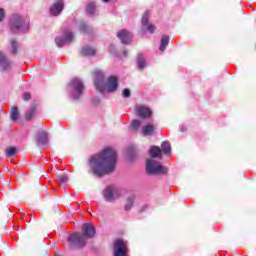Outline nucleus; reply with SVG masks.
<instances>
[{
  "label": "nucleus",
  "mask_w": 256,
  "mask_h": 256,
  "mask_svg": "<svg viewBox=\"0 0 256 256\" xmlns=\"http://www.w3.org/2000/svg\"><path fill=\"white\" fill-rule=\"evenodd\" d=\"M89 163L94 175L97 177L109 175V173L115 171L117 152L112 147L104 148L100 153L92 156Z\"/></svg>",
  "instance_id": "nucleus-1"
},
{
  "label": "nucleus",
  "mask_w": 256,
  "mask_h": 256,
  "mask_svg": "<svg viewBox=\"0 0 256 256\" xmlns=\"http://www.w3.org/2000/svg\"><path fill=\"white\" fill-rule=\"evenodd\" d=\"M95 237V226L91 223H85L82 225V234L73 233L71 234L67 241L70 249H81L85 247L87 239Z\"/></svg>",
  "instance_id": "nucleus-2"
},
{
  "label": "nucleus",
  "mask_w": 256,
  "mask_h": 256,
  "mask_svg": "<svg viewBox=\"0 0 256 256\" xmlns=\"http://www.w3.org/2000/svg\"><path fill=\"white\" fill-rule=\"evenodd\" d=\"M9 27L12 33H27L29 31V20L15 14L10 20Z\"/></svg>",
  "instance_id": "nucleus-3"
},
{
  "label": "nucleus",
  "mask_w": 256,
  "mask_h": 256,
  "mask_svg": "<svg viewBox=\"0 0 256 256\" xmlns=\"http://www.w3.org/2000/svg\"><path fill=\"white\" fill-rule=\"evenodd\" d=\"M146 171L149 175H167V167L153 159L146 161Z\"/></svg>",
  "instance_id": "nucleus-4"
},
{
  "label": "nucleus",
  "mask_w": 256,
  "mask_h": 256,
  "mask_svg": "<svg viewBox=\"0 0 256 256\" xmlns=\"http://www.w3.org/2000/svg\"><path fill=\"white\" fill-rule=\"evenodd\" d=\"M72 87V97L73 99H79L83 95V91L85 89V86L83 85V82L79 80L78 78L72 79L70 83Z\"/></svg>",
  "instance_id": "nucleus-5"
},
{
  "label": "nucleus",
  "mask_w": 256,
  "mask_h": 256,
  "mask_svg": "<svg viewBox=\"0 0 256 256\" xmlns=\"http://www.w3.org/2000/svg\"><path fill=\"white\" fill-rule=\"evenodd\" d=\"M114 256H129L127 242L123 240H116L114 242Z\"/></svg>",
  "instance_id": "nucleus-6"
},
{
  "label": "nucleus",
  "mask_w": 256,
  "mask_h": 256,
  "mask_svg": "<svg viewBox=\"0 0 256 256\" xmlns=\"http://www.w3.org/2000/svg\"><path fill=\"white\" fill-rule=\"evenodd\" d=\"M103 197L106 201L113 202L121 197V190H117L114 186H108L103 192Z\"/></svg>",
  "instance_id": "nucleus-7"
},
{
  "label": "nucleus",
  "mask_w": 256,
  "mask_h": 256,
  "mask_svg": "<svg viewBox=\"0 0 256 256\" xmlns=\"http://www.w3.org/2000/svg\"><path fill=\"white\" fill-rule=\"evenodd\" d=\"M105 75H103L102 71H95L94 72V85L97 89V91H100V93H103L105 91Z\"/></svg>",
  "instance_id": "nucleus-8"
},
{
  "label": "nucleus",
  "mask_w": 256,
  "mask_h": 256,
  "mask_svg": "<svg viewBox=\"0 0 256 256\" xmlns=\"http://www.w3.org/2000/svg\"><path fill=\"white\" fill-rule=\"evenodd\" d=\"M135 113L137 117H140V119H149L151 115H153V112H151V109L143 105H137L135 107Z\"/></svg>",
  "instance_id": "nucleus-9"
},
{
  "label": "nucleus",
  "mask_w": 256,
  "mask_h": 256,
  "mask_svg": "<svg viewBox=\"0 0 256 256\" xmlns=\"http://www.w3.org/2000/svg\"><path fill=\"white\" fill-rule=\"evenodd\" d=\"M64 38H56L55 43L57 47H63L64 45H67V43H71L73 41V33L69 30L63 31Z\"/></svg>",
  "instance_id": "nucleus-10"
},
{
  "label": "nucleus",
  "mask_w": 256,
  "mask_h": 256,
  "mask_svg": "<svg viewBox=\"0 0 256 256\" xmlns=\"http://www.w3.org/2000/svg\"><path fill=\"white\" fill-rule=\"evenodd\" d=\"M149 17H151V12L146 11L142 16V27L147 29L149 33H155V30L157 29L155 25L149 24Z\"/></svg>",
  "instance_id": "nucleus-11"
},
{
  "label": "nucleus",
  "mask_w": 256,
  "mask_h": 256,
  "mask_svg": "<svg viewBox=\"0 0 256 256\" xmlns=\"http://www.w3.org/2000/svg\"><path fill=\"white\" fill-rule=\"evenodd\" d=\"M117 37L118 39H120V41L124 44V45H129V43H131V41H133V34H131V32L123 29L120 30L117 33Z\"/></svg>",
  "instance_id": "nucleus-12"
},
{
  "label": "nucleus",
  "mask_w": 256,
  "mask_h": 256,
  "mask_svg": "<svg viewBox=\"0 0 256 256\" xmlns=\"http://www.w3.org/2000/svg\"><path fill=\"white\" fill-rule=\"evenodd\" d=\"M119 88V79L116 76H110L108 78L106 89L108 93H115Z\"/></svg>",
  "instance_id": "nucleus-13"
},
{
  "label": "nucleus",
  "mask_w": 256,
  "mask_h": 256,
  "mask_svg": "<svg viewBox=\"0 0 256 256\" xmlns=\"http://www.w3.org/2000/svg\"><path fill=\"white\" fill-rule=\"evenodd\" d=\"M155 128H156V126L154 125V123L149 122L146 125L142 126L141 133H142V135H144V137H149L151 135H155Z\"/></svg>",
  "instance_id": "nucleus-14"
},
{
  "label": "nucleus",
  "mask_w": 256,
  "mask_h": 256,
  "mask_svg": "<svg viewBox=\"0 0 256 256\" xmlns=\"http://www.w3.org/2000/svg\"><path fill=\"white\" fill-rule=\"evenodd\" d=\"M65 7V3H63V0H57L52 7L50 8L51 15L57 16L61 11H63Z\"/></svg>",
  "instance_id": "nucleus-15"
},
{
  "label": "nucleus",
  "mask_w": 256,
  "mask_h": 256,
  "mask_svg": "<svg viewBox=\"0 0 256 256\" xmlns=\"http://www.w3.org/2000/svg\"><path fill=\"white\" fill-rule=\"evenodd\" d=\"M37 143L39 147H45L49 143V135L45 131L37 133Z\"/></svg>",
  "instance_id": "nucleus-16"
},
{
  "label": "nucleus",
  "mask_w": 256,
  "mask_h": 256,
  "mask_svg": "<svg viewBox=\"0 0 256 256\" xmlns=\"http://www.w3.org/2000/svg\"><path fill=\"white\" fill-rule=\"evenodd\" d=\"M150 156L152 157V159H155L157 157H162L163 152L159 146H153L150 148Z\"/></svg>",
  "instance_id": "nucleus-17"
},
{
  "label": "nucleus",
  "mask_w": 256,
  "mask_h": 256,
  "mask_svg": "<svg viewBox=\"0 0 256 256\" xmlns=\"http://www.w3.org/2000/svg\"><path fill=\"white\" fill-rule=\"evenodd\" d=\"M134 204H135V195L132 194L126 199V203L124 205V211H131V209H133Z\"/></svg>",
  "instance_id": "nucleus-18"
},
{
  "label": "nucleus",
  "mask_w": 256,
  "mask_h": 256,
  "mask_svg": "<svg viewBox=\"0 0 256 256\" xmlns=\"http://www.w3.org/2000/svg\"><path fill=\"white\" fill-rule=\"evenodd\" d=\"M35 115H37V106L31 105L30 109L26 111V114H25L26 120L31 121V119H33Z\"/></svg>",
  "instance_id": "nucleus-19"
},
{
  "label": "nucleus",
  "mask_w": 256,
  "mask_h": 256,
  "mask_svg": "<svg viewBox=\"0 0 256 256\" xmlns=\"http://www.w3.org/2000/svg\"><path fill=\"white\" fill-rule=\"evenodd\" d=\"M0 65L3 69H9V67L11 66V63L5 57L3 52H0Z\"/></svg>",
  "instance_id": "nucleus-20"
},
{
  "label": "nucleus",
  "mask_w": 256,
  "mask_h": 256,
  "mask_svg": "<svg viewBox=\"0 0 256 256\" xmlns=\"http://www.w3.org/2000/svg\"><path fill=\"white\" fill-rule=\"evenodd\" d=\"M10 117L13 121V123H17L19 119V108L17 106L12 107L11 112H10Z\"/></svg>",
  "instance_id": "nucleus-21"
},
{
  "label": "nucleus",
  "mask_w": 256,
  "mask_h": 256,
  "mask_svg": "<svg viewBox=\"0 0 256 256\" xmlns=\"http://www.w3.org/2000/svg\"><path fill=\"white\" fill-rule=\"evenodd\" d=\"M81 53L82 55H85V56H91V55H95L96 50L93 47L84 46L82 48Z\"/></svg>",
  "instance_id": "nucleus-22"
},
{
  "label": "nucleus",
  "mask_w": 256,
  "mask_h": 256,
  "mask_svg": "<svg viewBox=\"0 0 256 256\" xmlns=\"http://www.w3.org/2000/svg\"><path fill=\"white\" fill-rule=\"evenodd\" d=\"M162 147V153H164V155H169L171 153V144L167 141L162 142L161 144Z\"/></svg>",
  "instance_id": "nucleus-23"
},
{
  "label": "nucleus",
  "mask_w": 256,
  "mask_h": 256,
  "mask_svg": "<svg viewBox=\"0 0 256 256\" xmlns=\"http://www.w3.org/2000/svg\"><path fill=\"white\" fill-rule=\"evenodd\" d=\"M167 45H169V36H163L161 39L159 50L165 51V49H167Z\"/></svg>",
  "instance_id": "nucleus-24"
},
{
  "label": "nucleus",
  "mask_w": 256,
  "mask_h": 256,
  "mask_svg": "<svg viewBox=\"0 0 256 256\" xmlns=\"http://www.w3.org/2000/svg\"><path fill=\"white\" fill-rule=\"evenodd\" d=\"M95 9H96L95 3L90 2L86 6V13L88 15H95Z\"/></svg>",
  "instance_id": "nucleus-25"
},
{
  "label": "nucleus",
  "mask_w": 256,
  "mask_h": 256,
  "mask_svg": "<svg viewBox=\"0 0 256 256\" xmlns=\"http://www.w3.org/2000/svg\"><path fill=\"white\" fill-rule=\"evenodd\" d=\"M138 69H143L145 67V57L143 54H139L137 57Z\"/></svg>",
  "instance_id": "nucleus-26"
},
{
  "label": "nucleus",
  "mask_w": 256,
  "mask_h": 256,
  "mask_svg": "<svg viewBox=\"0 0 256 256\" xmlns=\"http://www.w3.org/2000/svg\"><path fill=\"white\" fill-rule=\"evenodd\" d=\"M57 181L59 185L65 187L67 185V181H69V178L67 177V175H61L57 177Z\"/></svg>",
  "instance_id": "nucleus-27"
},
{
  "label": "nucleus",
  "mask_w": 256,
  "mask_h": 256,
  "mask_svg": "<svg viewBox=\"0 0 256 256\" xmlns=\"http://www.w3.org/2000/svg\"><path fill=\"white\" fill-rule=\"evenodd\" d=\"M6 157H14V155L17 153V148L15 147H8L5 150Z\"/></svg>",
  "instance_id": "nucleus-28"
},
{
  "label": "nucleus",
  "mask_w": 256,
  "mask_h": 256,
  "mask_svg": "<svg viewBox=\"0 0 256 256\" xmlns=\"http://www.w3.org/2000/svg\"><path fill=\"white\" fill-rule=\"evenodd\" d=\"M131 127L132 129H134L135 131L139 130V128L141 127V121L134 119L131 122Z\"/></svg>",
  "instance_id": "nucleus-29"
},
{
  "label": "nucleus",
  "mask_w": 256,
  "mask_h": 256,
  "mask_svg": "<svg viewBox=\"0 0 256 256\" xmlns=\"http://www.w3.org/2000/svg\"><path fill=\"white\" fill-rule=\"evenodd\" d=\"M11 45H12V53L13 55H15L17 53V47H19V44L15 40H12Z\"/></svg>",
  "instance_id": "nucleus-30"
},
{
  "label": "nucleus",
  "mask_w": 256,
  "mask_h": 256,
  "mask_svg": "<svg viewBox=\"0 0 256 256\" xmlns=\"http://www.w3.org/2000/svg\"><path fill=\"white\" fill-rule=\"evenodd\" d=\"M122 96H123L124 98H126V99L129 98V97H131V90L125 88V89L123 90V92H122Z\"/></svg>",
  "instance_id": "nucleus-31"
},
{
  "label": "nucleus",
  "mask_w": 256,
  "mask_h": 256,
  "mask_svg": "<svg viewBox=\"0 0 256 256\" xmlns=\"http://www.w3.org/2000/svg\"><path fill=\"white\" fill-rule=\"evenodd\" d=\"M22 99H23L24 101H29V99H31V93H29V92H24V93L22 94Z\"/></svg>",
  "instance_id": "nucleus-32"
},
{
  "label": "nucleus",
  "mask_w": 256,
  "mask_h": 256,
  "mask_svg": "<svg viewBox=\"0 0 256 256\" xmlns=\"http://www.w3.org/2000/svg\"><path fill=\"white\" fill-rule=\"evenodd\" d=\"M5 19V10L3 8H0V23Z\"/></svg>",
  "instance_id": "nucleus-33"
},
{
  "label": "nucleus",
  "mask_w": 256,
  "mask_h": 256,
  "mask_svg": "<svg viewBox=\"0 0 256 256\" xmlns=\"http://www.w3.org/2000/svg\"><path fill=\"white\" fill-rule=\"evenodd\" d=\"M81 29H82V31H84V32L91 31V27L85 26V25H82V26H81Z\"/></svg>",
  "instance_id": "nucleus-34"
},
{
  "label": "nucleus",
  "mask_w": 256,
  "mask_h": 256,
  "mask_svg": "<svg viewBox=\"0 0 256 256\" xmlns=\"http://www.w3.org/2000/svg\"><path fill=\"white\" fill-rule=\"evenodd\" d=\"M145 209H147V206H144V208L142 209V211H145Z\"/></svg>",
  "instance_id": "nucleus-35"
},
{
  "label": "nucleus",
  "mask_w": 256,
  "mask_h": 256,
  "mask_svg": "<svg viewBox=\"0 0 256 256\" xmlns=\"http://www.w3.org/2000/svg\"><path fill=\"white\" fill-rule=\"evenodd\" d=\"M105 3H107V1H109V0H103Z\"/></svg>",
  "instance_id": "nucleus-36"
}]
</instances>
